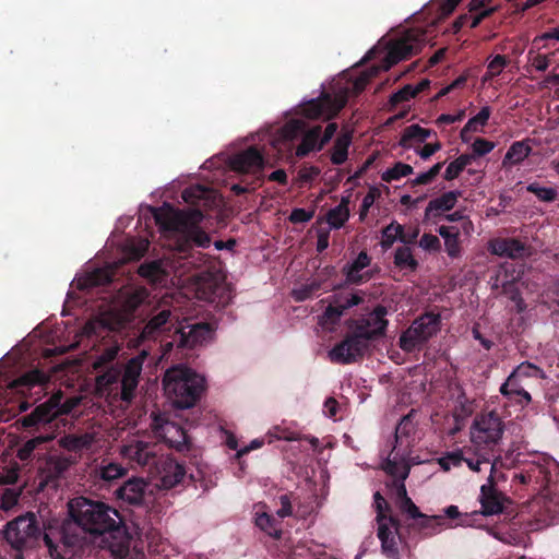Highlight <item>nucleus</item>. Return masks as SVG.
<instances>
[{"label": "nucleus", "mask_w": 559, "mask_h": 559, "mask_svg": "<svg viewBox=\"0 0 559 559\" xmlns=\"http://www.w3.org/2000/svg\"><path fill=\"white\" fill-rule=\"evenodd\" d=\"M114 272L110 269H96L85 277L79 278L76 287L81 290L105 286L112 282Z\"/></svg>", "instance_id": "obj_28"}, {"label": "nucleus", "mask_w": 559, "mask_h": 559, "mask_svg": "<svg viewBox=\"0 0 559 559\" xmlns=\"http://www.w3.org/2000/svg\"><path fill=\"white\" fill-rule=\"evenodd\" d=\"M147 487L148 484L143 478L133 477L116 490V496L129 506L144 509L147 507Z\"/></svg>", "instance_id": "obj_15"}, {"label": "nucleus", "mask_w": 559, "mask_h": 559, "mask_svg": "<svg viewBox=\"0 0 559 559\" xmlns=\"http://www.w3.org/2000/svg\"><path fill=\"white\" fill-rule=\"evenodd\" d=\"M47 376L40 370H32L20 377L14 383L16 386H25L32 389L35 385L46 383Z\"/></svg>", "instance_id": "obj_49"}, {"label": "nucleus", "mask_w": 559, "mask_h": 559, "mask_svg": "<svg viewBox=\"0 0 559 559\" xmlns=\"http://www.w3.org/2000/svg\"><path fill=\"white\" fill-rule=\"evenodd\" d=\"M379 73V67H371L361 72L353 82L352 91L354 95H359L369 84L370 80Z\"/></svg>", "instance_id": "obj_52"}, {"label": "nucleus", "mask_w": 559, "mask_h": 559, "mask_svg": "<svg viewBox=\"0 0 559 559\" xmlns=\"http://www.w3.org/2000/svg\"><path fill=\"white\" fill-rule=\"evenodd\" d=\"M147 297L148 293L146 288H133L126 293L123 307L126 310L133 312L146 300Z\"/></svg>", "instance_id": "obj_45"}, {"label": "nucleus", "mask_w": 559, "mask_h": 559, "mask_svg": "<svg viewBox=\"0 0 559 559\" xmlns=\"http://www.w3.org/2000/svg\"><path fill=\"white\" fill-rule=\"evenodd\" d=\"M349 198L343 197L335 207L326 213V222L331 228L340 229L349 218Z\"/></svg>", "instance_id": "obj_35"}, {"label": "nucleus", "mask_w": 559, "mask_h": 559, "mask_svg": "<svg viewBox=\"0 0 559 559\" xmlns=\"http://www.w3.org/2000/svg\"><path fill=\"white\" fill-rule=\"evenodd\" d=\"M162 431L165 441L170 448L178 452L188 453L192 449V442L187 431L174 421H166L162 426Z\"/></svg>", "instance_id": "obj_22"}, {"label": "nucleus", "mask_w": 559, "mask_h": 559, "mask_svg": "<svg viewBox=\"0 0 559 559\" xmlns=\"http://www.w3.org/2000/svg\"><path fill=\"white\" fill-rule=\"evenodd\" d=\"M492 457H493V453H491L485 449L480 450V449L474 448V450H473L471 448V452L465 453V460H463V462H465L467 464L469 469H472L474 472H479L480 465L481 464H490Z\"/></svg>", "instance_id": "obj_42"}, {"label": "nucleus", "mask_w": 559, "mask_h": 559, "mask_svg": "<svg viewBox=\"0 0 559 559\" xmlns=\"http://www.w3.org/2000/svg\"><path fill=\"white\" fill-rule=\"evenodd\" d=\"M395 506L399 508L401 513L406 514L412 520L419 515L420 510L408 496L399 501Z\"/></svg>", "instance_id": "obj_64"}, {"label": "nucleus", "mask_w": 559, "mask_h": 559, "mask_svg": "<svg viewBox=\"0 0 559 559\" xmlns=\"http://www.w3.org/2000/svg\"><path fill=\"white\" fill-rule=\"evenodd\" d=\"M381 197V191L376 188L371 187L367 194L364 197L360 211H359V219L364 221L370 210V207L373 205L374 201Z\"/></svg>", "instance_id": "obj_56"}, {"label": "nucleus", "mask_w": 559, "mask_h": 559, "mask_svg": "<svg viewBox=\"0 0 559 559\" xmlns=\"http://www.w3.org/2000/svg\"><path fill=\"white\" fill-rule=\"evenodd\" d=\"M364 301V297L358 293L336 294L333 300L325 308L322 318L331 324L338 323L341 317L354 306H358Z\"/></svg>", "instance_id": "obj_18"}, {"label": "nucleus", "mask_w": 559, "mask_h": 559, "mask_svg": "<svg viewBox=\"0 0 559 559\" xmlns=\"http://www.w3.org/2000/svg\"><path fill=\"white\" fill-rule=\"evenodd\" d=\"M530 142L531 139L513 142L503 157L502 165H519L527 158L532 153Z\"/></svg>", "instance_id": "obj_30"}, {"label": "nucleus", "mask_w": 559, "mask_h": 559, "mask_svg": "<svg viewBox=\"0 0 559 559\" xmlns=\"http://www.w3.org/2000/svg\"><path fill=\"white\" fill-rule=\"evenodd\" d=\"M53 440L52 435H40L28 439L25 441L19 449L16 456L22 462L32 461L36 456L43 454V451L46 450V444Z\"/></svg>", "instance_id": "obj_26"}, {"label": "nucleus", "mask_w": 559, "mask_h": 559, "mask_svg": "<svg viewBox=\"0 0 559 559\" xmlns=\"http://www.w3.org/2000/svg\"><path fill=\"white\" fill-rule=\"evenodd\" d=\"M444 524L443 515H427L419 512L412 523L406 524V530L409 537L412 532H416L420 538H428L440 533Z\"/></svg>", "instance_id": "obj_20"}, {"label": "nucleus", "mask_w": 559, "mask_h": 559, "mask_svg": "<svg viewBox=\"0 0 559 559\" xmlns=\"http://www.w3.org/2000/svg\"><path fill=\"white\" fill-rule=\"evenodd\" d=\"M507 66V58L502 55H497L488 63L486 78H493L499 75L503 68Z\"/></svg>", "instance_id": "obj_63"}, {"label": "nucleus", "mask_w": 559, "mask_h": 559, "mask_svg": "<svg viewBox=\"0 0 559 559\" xmlns=\"http://www.w3.org/2000/svg\"><path fill=\"white\" fill-rule=\"evenodd\" d=\"M213 328L207 322L182 326L176 331L174 342L178 348L193 349L211 338Z\"/></svg>", "instance_id": "obj_13"}, {"label": "nucleus", "mask_w": 559, "mask_h": 559, "mask_svg": "<svg viewBox=\"0 0 559 559\" xmlns=\"http://www.w3.org/2000/svg\"><path fill=\"white\" fill-rule=\"evenodd\" d=\"M63 394L59 391L47 401L37 405L29 414L20 420L24 428H33L51 423L56 417L70 412V407L62 403Z\"/></svg>", "instance_id": "obj_9"}, {"label": "nucleus", "mask_w": 559, "mask_h": 559, "mask_svg": "<svg viewBox=\"0 0 559 559\" xmlns=\"http://www.w3.org/2000/svg\"><path fill=\"white\" fill-rule=\"evenodd\" d=\"M163 389L178 409L193 407L205 390V379L185 365H176L166 370Z\"/></svg>", "instance_id": "obj_3"}, {"label": "nucleus", "mask_w": 559, "mask_h": 559, "mask_svg": "<svg viewBox=\"0 0 559 559\" xmlns=\"http://www.w3.org/2000/svg\"><path fill=\"white\" fill-rule=\"evenodd\" d=\"M373 507L377 512L376 521L381 522L383 520H386L388 518H396L395 515L388 514L386 512L391 510L389 503L383 498V496L376 491L373 495Z\"/></svg>", "instance_id": "obj_55"}, {"label": "nucleus", "mask_w": 559, "mask_h": 559, "mask_svg": "<svg viewBox=\"0 0 559 559\" xmlns=\"http://www.w3.org/2000/svg\"><path fill=\"white\" fill-rule=\"evenodd\" d=\"M495 148V143L484 138H476L472 144L474 158L477 156H484L490 153Z\"/></svg>", "instance_id": "obj_60"}, {"label": "nucleus", "mask_w": 559, "mask_h": 559, "mask_svg": "<svg viewBox=\"0 0 559 559\" xmlns=\"http://www.w3.org/2000/svg\"><path fill=\"white\" fill-rule=\"evenodd\" d=\"M499 391L504 397L521 406H526L532 402L531 394L524 390L521 380L515 378V374H510L501 384Z\"/></svg>", "instance_id": "obj_24"}, {"label": "nucleus", "mask_w": 559, "mask_h": 559, "mask_svg": "<svg viewBox=\"0 0 559 559\" xmlns=\"http://www.w3.org/2000/svg\"><path fill=\"white\" fill-rule=\"evenodd\" d=\"M255 525L267 535L280 538L281 531L276 527V520L266 512L257 513Z\"/></svg>", "instance_id": "obj_47"}, {"label": "nucleus", "mask_w": 559, "mask_h": 559, "mask_svg": "<svg viewBox=\"0 0 559 559\" xmlns=\"http://www.w3.org/2000/svg\"><path fill=\"white\" fill-rule=\"evenodd\" d=\"M419 247L429 252H438L441 250V242L436 235L425 233L419 240Z\"/></svg>", "instance_id": "obj_62"}, {"label": "nucleus", "mask_w": 559, "mask_h": 559, "mask_svg": "<svg viewBox=\"0 0 559 559\" xmlns=\"http://www.w3.org/2000/svg\"><path fill=\"white\" fill-rule=\"evenodd\" d=\"M462 197V191L452 190L444 192L440 197L432 199L429 201L426 210L425 217L429 218L430 216L437 217L441 215L443 212H449L454 209L457 200Z\"/></svg>", "instance_id": "obj_23"}, {"label": "nucleus", "mask_w": 559, "mask_h": 559, "mask_svg": "<svg viewBox=\"0 0 559 559\" xmlns=\"http://www.w3.org/2000/svg\"><path fill=\"white\" fill-rule=\"evenodd\" d=\"M127 472L128 469L119 463L103 461L95 469V475L104 485H110L126 476Z\"/></svg>", "instance_id": "obj_29"}, {"label": "nucleus", "mask_w": 559, "mask_h": 559, "mask_svg": "<svg viewBox=\"0 0 559 559\" xmlns=\"http://www.w3.org/2000/svg\"><path fill=\"white\" fill-rule=\"evenodd\" d=\"M377 524V536L381 543L382 554L389 559H399V543L408 546L409 542L406 525H402L397 518H388Z\"/></svg>", "instance_id": "obj_7"}, {"label": "nucleus", "mask_w": 559, "mask_h": 559, "mask_svg": "<svg viewBox=\"0 0 559 559\" xmlns=\"http://www.w3.org/2000/svg\"><path fill=\"white\" fill-rule=\"evenodd\" d=\"M154 218L162 230L174 233V250L180 253L188 264L197 267L205 261L203 253L194 251V247L209 248L211 245L210 235L200 226L204 218L201 209H156Z\"/></svg>", "instance_id": "obj_2"}, {"label": "nucleus", "mask_w": 559, "mask_h": 559, "mask_svg": "<svg viewBox=\"0 0 559 559\" xmlns=\"http://www.w3.org/2000/svg\"><path fill=\"white\" fill-rule=\"evenodd\" d=\"M394 265L400 270H409L412 272L418 269V261L414 258L413 251L408 246L399 247L394 252Z\"/></svg>", "instance_id": "obj_39"}, {"label": "nucleus", "mask_w": 559, "mask_h": 559, "mask_svg": "<svg viewBox=\"0 0 559 559\" xmlns=\"http://www.w3.org/2000/svg\"><path fill=\"white\" fill-rule=\"evenodd\" d=\"M542 372V370L528 362V361H525V362H522L521 365H519L512 372L511 374H515V378L518 379H522V378H530V377H536L537 373Z\"/></svg>", "instance_id": "obj_58"}, {"label": "nucleus", "mask_w": 559, "mask_h": 559, "mask_svg": "<svg viewBox=\"0 0 559 559\" xmlns=\"http://www.w3.org/2000/svg\"><path fill=\"white\" fill-rule=\"evenodd\" d=\"M403 233V225L397 223L396 221H392L389 225L382 228L381 230V241L380 246L383 251H388L392 248L393 243L396 240L401 241Z\"/></svg>", "instance_id": "obj_41"}, {"label": "nucleus", "mask_w": 559, "mask_h": 559, "mask_svg": "<svg viewBox=\"0 0 559 559\" xmlns=\"http://www.w3.org/2000/svg\"><path fill=\"white\" fill-rule=\"evenodd\" d=\"M492 254L515 259L522 255L525 247L522 241L515 238L497 239L490 243Z\"/></svg>", "instance_id": "obj_27"}, {"label": "nucleus", "mask_w": 559, "mask_h": 559, "mask_svg": "<svg viewBox=\"0 0 559 559\" xmlns=\"http://www.w3.org/2000/svg\"><path fill=\"white\" fill-rule=\"evenodd\" d=\"M350 142L352 135L349 133H344L337 136L331 154V162L333 165H343L346 162Z\"/></svg>", "instance_id": "obj_40"}, {"label": "nucleus", "mask_w": 559, "mask_h": 559, "mask_svg": "<svg viewBox=\"0 0 559 559\" xmlns=\"http://www.w3.org/2000/svg\"><path fill=\"white\" fill-rule=\"evenodd\" d=\"M386 314V307L378 305L369 314V318H366V320L370 322V329L376 333L377 338L385 335L386 326L389 324V321L385 319Z\"/></svg>", "instance_id": "obj_38"}, {"label": "nucleus", "mask_w": 559, "mask_h": 559, "mask_svg": "<svg viewBox=\"0 0 559 559\" xmlns=\"http://www.w3.org/2000/svg\"><path fill=\"white\" fill-rule=\"evenodd\" d=\"M425 41L426 34L424 32L418 29L406 31L401 37L390 44L384 69L388 70L400 61L419 53Z\"/></svg>", "instance_id": "obj_8"}, {"label": "nucleus", "mask_w": 559, "mask_h": 559, "mask_svg": "<svg viewBox=\"0 0 559 559\" xmlns=\"http://www.w3.org/2000/svg\"><path fill=\"white\" fill-rule=\"evenodd\" d=\"M416 97L413 91V85L406 84L397 92L393 93L390 97V104L392 106H396L403 102H407L412 98Z\"/></svg>", "instance_id": "obj_57"}, {"label": "nucleus", "mask_w": 559, "mask_h": 559, "mask_svg": "<svg viewBox=\"0 0 559 559\" xmlns=\"http://www.w3.org/2000/svg\"><path fill=\"white\" fill-rule=\"evenodd\" d=\"M528 480L532 481V489L543 492L548 488L550 472L542 464H531L528 467Z\"/></svg>", "instance_id": "obj_36"}, {"label": "nucleus", "mask_w": 559, "mask_h": 559, "mask_svg": "<svg viewBox=\"0 0 559 559\" xmlns=\"http://www.w3.org/2000/svg\"><path fill=\"white\" fill-rule=\"evenodd\" d=\"M526 191L535 194L543 202H554L558 197L555 188L542 187L538 182L527 185Z\"/></svg>", "instance_id": "obj_51"}, {"label": "nucleus", "mask_w": 559, "mask_h": 559, "mask_svg": "<svg viewBox=\"0 0 559 559\" xmlns=\"http://www.w3.org/2000/svg\"><path fill=\"white\" fill-rule=\"evenodd\" d=\"M495 467L496 464L492 463L488 481L480 487V495L478 500L480 502L481 510L474 511L473 515L488 516L502 513L504 511L506 503L511 502L510 499L496 487L495 478L492 475Z\"/></svg>", "instance_id": "obj_12"}, {"label": "nucleus", "mask_w": 559, "mask_h": 559, "mask_svg": "<svg viewBox=\"0 0 559 559\" xmlns=\"http://www.w3.org/2000/svg\"><path fill=\"white\" fill-rule=\"evenodd\" d=\"M348 88H342L334 96L325 93L317 99H312L304 107V114L310 119L325 117L332 119L346 106L348 102Z\"/></svg>", "instance_id": "obj_10"}, {"label": "nucleus", "mask_w": 559, "mask_h": 559, "mask_svg": "<svg viewBox=\"0 0 559 559\" xmlns=\"http://www.w3.org/2000/svg\"><path fill=\"white\" fill-rule=\"evenodd\" d=\"M160 485L165 489H171L180 484L186 476V468L183 464H180L171 459H166L162 463Z\"/></svg>", "instance_id": "obj_25"}, {"label": "nucleus", "mask_w": 559, "mask_h": 559, "mask_svg": "<svg viewBox=\"0 0 559 559\" xmlns=\"http://www.w3.org/2000/svg\"><path fill=\"white\" fill-rule=\"evenodd\" d=\"M368 347L350 335L337 343L330 352L329 358L334 364L349 365L361 359Z\"/></svg>", "instance_id": "obj_14"}, {"label": "nucleus", "mask_w": 559, "mask_h": 559, "mask_svg": "<svg viewBox=\"0 0 559 559\" xmlns=\"http://www.w3.org/2000/svg\"><path fill=\"white\" fill-rule=\"evenodd\" d=\"M96 382L99 388L109 391L114 389V385L121 386V368L118 366H111L96 378Z\"/></svg>", "instance_id": "obj_43"}, {"label": "nucleus", "mask_w": 559, "mask_h": 559, "mask_svg": "<svg viewBox=\"0 0 559 559\" xmlns=\"http://www.w3.org/2000/svg\"><path fill=\"white\" fill-rule=\"evenodd\" d=\"M473 159L474 155H460L457 158H455L448 165L443 175L444 179L448 181L456 179L460 176V174L465 169V167L472 164Z\"/></svg>", "instance_id": "obj_44"}, {"label": "nucleus", "mask_w": 559, "mask_h": 559, "mask_svg": "<svg viewBox=\"0 0 559 559\" xmlns=\"http://www.w3.org/2000/svg\"><path fill=\"white\" fill-rule=\"evenodd\" d=\"M142 371V361L139 358H131L121 369V399L131 401L139 383Z\"/></svg>", "instance_id": "obj_21"}, {"label": "nucleus", "mask_w": 559, "mask_h": 559, "mask_svg": "<svg viewBox=\"0 0 559 559\" xmlns=\"http://www.w3.org/2000/svg\"><path fill=\"white\" fill-rule=\"evenodd\" d=\"M414 169L411 165L397 162L393 165V167L386 169L382 175L381 179L385 182H391L393 180H399L402 177H406L413 174Z\"/></svg>", "instance_id": "obj_48"}, {"label": "nucleus", "mask_w": 559, "mask_h": 559, "mask_svg": "<svg viewBox=\"0 0 559 559\" xmlns=\"http://www.w3.org/2000/svg\"><path fill=\"white\" fill-rule=\"evenodd\" d=\"M441 330V316L433 312H425L416 318L409 328L399 338L401 349L412 353L426 344Z\"/></svg>", "instance_id": "obj_6"}, {"label": "nucleus", "mask_w": 559, "mask_h": 559, "mask_svg": "<svg viewBox=\"0 0 559 559\" xmlns=\"http://www.w3.org/2000/svg\"><path fill=\"white\" fill-rule=\"evenodd\" d=\"M445 252L450 258H459L461 254L460 231L452 234L449 238L444 239Z\"/></svg>", "instance_id": "obj_61"}, {"label": "nucleus", "mask_w": 559, "mask_h": 559, "mask_svg": "<svg viewBox=\"0 0 559 559\" xmlns=\"http://www.w3.org/2000/svg\"><path fill=\"white\" fill-rule=\"evenodd\" d=\"M212 190L203 186L197 185L189 187L182 191V199L186 203L200 206L207 205Z\"/></svg>", "instance_id": "obj_37"}, {"label": "nucleus", "mask_w": 559, "mask_h": 559, "mask_svg": "<svg viewBox=\"0 0 559 559\" xmlns=\"http://www.w3.org/2000/svg\"><path fill=\"white\" fill-rule=\"evenodd\" d=\"M264 163L261 152L255 146H250L236 154L230 160V166L237 173L260 175Z\"/></svg>", "instance_id": "obj_17"}, {"label": "nucleus", "mask_w": 559, "mask_h": 559, "mask_svg": "<svg viewBox=\"0 0 559 559\" xmlns=\"http://www.w3.org/2000/svg\"><path fill=\"white\" fill-rule=\"evenodd\" d=\"M491 109L489 106H484L479 112L472 117L465 124V132H476L478 126H486L490 117Z\"/></svg>", "instance_id": "obj_53"}, {"label": "nucleus", "mask_w": 559, "mask_h": 559, "mask_svg": "<svg viewBox=\"0 0 559 559\" xmlns=\"http://www.w3.org/2000/svg\"><path fill=\"white\" fill-rule=\"evenodd\" d=\"M50 525H56V521L45 525L40 523L36 514L29 512L17 516L7 524L4 539L12 548L19 551L33 548L40 538L44 539L45 532Z\"/></svg>", "instance_id": "obj_4"}, {"label": "nucleus", "mask_w": 559, "mask_h": 559, "mask_svg": "<svg viewBox=\"0 0 559 559\" xmlns=\"http://www.w3.org/2000/svg\"><path fill=\"white\" fill-rule=\"evenodd\" d=\"M471 452V448H463L455 451L447 452L442 457L439 459V464L443 471H450V468L461 466L463 460H465V453Z\"/></svg>", "instance_id": "obj_46"}, {"label": "nucleus", "mask_w": 559, "mask_h": 559, "mask_svg": "<svg viewBox=\"0 0 559 559\" xmlns=\"http://www.w3.org/2000/svg\"><path fill=\"white\" fill-rule=\"evenodd\" d=\"M160 448L156 442L131 440L121 448V455L129 461L132 467H148L158 465Z\"/></svg>", "instance_id": "obj_11"}, {"label": "nucleus", "mask_w": 559, "mask_h": 559, "mask_svg": "<svg viewBox=\"0 0 559 559\" xmlns=\"http://www.w3.org/2000/svg\"><path fill=\"white\" fill-rule=\"evenodd\" d=\"M68 519L61 523L56 521V525H50L45 532L44 543L52 559H72L85 545L87 535L120 537L116 545H110L111 552L118 558L129 554L123 519L116 509L103 501L80 496L68 502Z\"/></svg>", "instance_id": "obj_1"}, {"label": "nucleus", "mask_w": 559, "mask_h": 559, "mask_svg": "<svg viewBox=\"0 0 559 559\" xmlns=\"http://www.w3.org/2000/svg\"><path fill=\"white\" fill-rule=\"evenodd\" d=\"M322 134L321 126H316L306 131L301 138L300 144L296 148V155L298 157H305L312 151H320L319 143Z\"/></svg>", "instance_id": "obj_34"}, {"label": "nucleus", "mask_w": 559, "mask_h": 559, "mask_svg": "<svg viewBox=\"0 0 559 559\" xmlns=\"http://www.w3.org/2000/svg\"><path fill=\"white\" fill-rule=\"evenodd\" d=\"M430 135H436V132L419 124H411L403 130L399 144L409 148L413 142L424 143Z\"/></svg>", "instance_id": "obj_32"}, {"label": "nucleus", "mask_w": 559, "mask_h": 559, "mask_svg": "<svg viewBox=\"0 0 559 559\" xmlns=\"http://www.w3.org/2000/svg\"><path fill=\"white\" fill-rule=\"evenodd\" d=\"M370 264L371 258L367 251H360L354 261L346 263L342 269L346 283L361 285L369 282L373 277V272L365 269Z\"/></svg>", "instance_id": "obj_16"}, {"label": "nucleus", "mask_w": 559, "mask_h": 559, "mask_svg": "<svg viewBox=\"0 0 559 559\" xmlns=\"http://www.w3.org/2000/svg\"><path fill=\"white\" fill-rule=\"evenodd\" d=\"M70 466L71 461L68 457L49 455L38 466L41 484L56 486V483L63 477Z\"/></svg>", "instance_id": "obj_19"}, {"label": "nucleus", "mask_w": 559, "mask_h": 559, "mask_svg": "<svg viewBox=\"0 0 559 559\" xmlns=\"http://www.w3.org/2000/svg\"><path fill=\"white\" fill-rule=\"evenodd\" d=\"M138 273L141 277L146 278L152 283H156L164 272L158 261H152L141 264Z\"/></svg>", "instance_id": "obj_50"}, {"label": "nucleus", "mask_w": 559, "mask_h": 559, "mask_svg": "<svg viewBox=\"0 0 559 559\" xmlns=\"http://www.w3.org/2000/svg\"><path fill=\"white\" fill-rule=\"evenodd\" d=\"M503 432L504 423L497 412L480 413L475 416L469 428L471 442L476 449H485L493 453Z\"/></svg>", "instance_id": "obj_5"}, {"label": "nucleus", "mask_w": 559, "mask_h": 559, "mask_svg": "<svg viewBox=\"0 0 559 559\" xmlns=\"http://www.w3.org/2000/svg\"><path fill=\"white\" fill-rule=\"evenodd\" d=\"M171 317V310L163 309L157 314L153 316L144 325L142 336L144 338H154L156 334L166 331L167 323Z\"/></svg>", "instance_id": "obj_33"}, {"label": "nucleus", "mask_w": 559, "mask_h": 559, "mask_svg": "<svg viewBox=\"0 0 559 559\" xmlns=\"http://www.w3.org/2000/svg\"><path fill=\"white\" fill-rule=\"evenodd\" d=\"M347 326L350 330L348 335L352 337L361 341V344L369 346V342L376 340V333L370 329V322L366 320V318L360 319H349L347 321Z\"/></svg>", "instance_id": "obj_31"}, {"label": "nucleus", "mask_w": 559, "mask_h": 559, "mask_svg": "<svg viewBox=\"0 0 559 559\" xmlns=\"http://www.w3.org/2000/svg\"><path fill=\"white\" fill-rule=\"evenodd\" d=\"M409 471L404 469L397 479H392L391 481V491H392V498L394 499V503L396 504L399 501L406 498L407 490L404 484V480L407 478Z\"/></svg>", "instance_id": "obj_54"}, {"label": "nucleus", "mask_w": 559, "mask_h": 559, "mask_svg": "<svg viewBox=\"0 0 559 559\" xmlns=\"http://www.w3.org/2000/svg\"><path fill=\"white\" fill-rule=\"evenodd\" d=\"M444 516L451 520L459 519L460 525H471L472 519L475 515H473V513L462 515L461 512L459 511V508L456 506L451 504L443 509V518Z\"/></svg>", "instance_id": "obj_59"}]
</instances>
